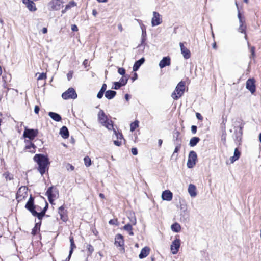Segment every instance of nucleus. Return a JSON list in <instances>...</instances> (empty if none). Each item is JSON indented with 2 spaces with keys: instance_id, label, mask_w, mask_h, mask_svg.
Wrapping results in <instances>:
<instances>
[{
  "instance_id": "25",
  "label": "nucleus",
  "mask_w": 261,
  "mask_h": 261,
  "mask_svg": "<svg viewBox=\"0 0 261 261\" xmlns=\"http://www.w3.org/2000/svg\"><path fill=\"white\" fill-rule=\"evenodd\" d=\"M145 59L144 58H142L137 61H136L133 67V71H137L139 67L141 66V65L144 62Z\"/></svg>"
},
{
  "instance_id": "43",
  "label": "nucleus",
  "mask_w": 261,
  "mask_h": 261,
  "mask_svg": "<svg viewBox=\"0 0 261 261\" xmlns=\"http://www.w3.org/2000/svg\"><path fill=\"white\" fill-rule=\"evenodd\" d=\"M87 249H88V251L90 254H91L93 251H94L93 247L90 244H88L87 246Z\"/></svg>"
},
{
  "instance_id": "33",
  "label": "nucleus",
  "mask_w": 261,
  "mask_h": 261,
  "mask_svg": "<svg viewBox=\"0 0 261 261\" xmlns=\"http://www.w3.org/2000/svg\"><path fill=\"white\" fill-rule=\"evenodd\" d=\"M139 122L138 120H136L132 123L130 125V130L132 132H134L139 126Z\"/></svg>"
},
{
  "instance_id": "52",
  "label": "nucleus",
  "mask_w": 261,
  "mask_h": 261,
  "mask_svg": "<svg viewBox=\"0 0 261 261\" xmlns=\"http://www.w3.org/2000/svg\"><path fill=\"white\" fill-rule=\"evenodd\" d=\"M132 153L133 155H137L138 153V151L136 148H133L132 149Z\"/></svg>"
},
{
  "instance_id": "39",
  "label": "nucleus",
  "mask_w": 261,
  "mask_h": 261,
  "mask_svg": "<svg viewBox=\"0 0 261 261\" xmlns=\"http://www.w3.org/2000/svg\"><path fill=\"white\" fill-rule=\"evenodd\" d=\"M113 129L114 133L115 134V136L117 137V139L118 140L122 141V138H123L122 134L119 133H117L116 132V130L115 129Z\"/></svg>"
},
{
  "instance_id": "34",
  "label": "nucleus",
  "mask_w": 261,
  "mask_h": 261,
  "mask_svg": "<svg viewBox=\"0 0 261 261\" xmlns=\"http://www.w3.org/2000/svg\"><path fill=\"white\" fill-rule=\"evenodd\" d=\"M32 214L34 216L37 217L39 219H41L45 215V211H42L40 213H37L36 211H33Z\"/></svg>"
},
{
  "instance_id": "15",
  "label": "nucleus",
  "mask_w": 261,
  "mask_h": 261,
  "mask_svg": "<svg viewBox=\"0 0 261 261\" xmlns=\"http://www.w3.org/2000/svg\"><path fill=\"white\" fill-rule=\"evenodd\" d=\"M171 64V58L169 56L164 57L160 62L159 66L162 69L166 66H170Z\"/></svg>"
},
{
  "instance_id": "1",
  "label": "nucleus",
  "mask_w": 261,
  "mask_h": 261,
  "mask_svg": "<svg viewBox=\"0 0 261 261\" xmlns=\"http://www.w3.org/2000/svg\"><path fill=\"white\" fill-rule=\"evenodd\" d=\"M34 160L38 165V170L42 175L46 171L49 164L48 158L42 154H36Z\"/></svg>"
},
{
  "instance_id": "54",
  "label": "nucleus",
  "mask_w": 261,
  "mask_h": 261,
  "mask_svg": "<svg viewBox=\"0 0 261 261\" xmlns=\"http://www.w3.org/2000/svg\"><path fill=\"white\" fill-rule=\"evenodd\" d=\"M40 108L38 106H36L34 108V112L36 114L39 113Z\"/></svg>"
},
{
  "instance_id": "36",
  "label": "nucleus",
  "mask_w": 261,
  "mask_h": 261,
  "mask_svg": "<svg viewBox=\"0 0 261 261\" xmlns=\"http://www.w3.org/2000/svg\"><path fill=\"white\" fill-rule=\"evenodd\" d=\"M84 163H85V165L86 167H89L91 165V159L90 158L87 156H85L84 159Z\"/></svg>"
},
{
  "instance_id": "27",
  "label": "nucleus",
  "mask_w": 261,
  "mask_h": 261,
  "mask_svg": "<svg viewBox=\"0 0 261 261\" xmlns=\"http://www.w3.org/2000/svg\"><path fill=\"white\" fill-rule=\"evenodd\" d=\"M240 156V152L237 148H236L234 151V155L230 158L231 163H233L236 161L238 160Z\"/></svg>"
},
{
  "instance_id": "31",
  "label": "nucleus",
  "mask_w": 261,
  "mask_h": 261,
  "mask_svg": "<svg viewBox=\"0 0 261 261\" xmlns=\"http://www.w3.org/2000/svg\"><path fill=\"white\" fill-rule=\"evenodd\" d=\"M171 228L173 231L178 232L181 230V226L178 223H175L171 225Z\"/></svg>"
},
{
  "instance_id": "38",
  "label": "nucleus",
  "mask_w": 261,
  "mask_h": 261,
  "mask_svg": "<svg viewBox=\"0 0 261 261\" xmlns=\"http://www.w3.org/2000/svg\"><path fill=\"white\" fill-rule=\"evenodd\" d=\"M39 74L38 77H37V80H45L46 79V74L45 73H37L36 75Z\"/></svg>"
},
{
  "instance_id": "50",
  "label": "nucleus",
  "mask_w": 261,
  "mask_h": 261,
  "mask_svg": "<svg viewBox=\"0 0 261 261\" xmlns=\"http://www.w3.org/2000/svg\"><path fill=\"white\" fill-rule=\"evenodd\" d=\"M197 131V127L195 125H192L191 126V132L192 133L194 134L196 133Z\"/></svg>"
},
{
  "instance_id": "12",
  "label": "nucleus",
  "mask_w": 261,
  "mask_h": 261,
  "mask_svg": "<svg viewBox=\"0 0 261 261\" xmlns=\"http://www.w3.org/2000/svg\"><path fill=\"white\" fill-rule=\"evenodd\" d=\"M62 7V3L60 0H53L48 4L50 10H58Z\"/></svg>"
},
{
  "instance_id": "51",
  "label": "nucleus",
  "mask_w": 261,
  "mask_h": 261,
  "mask_svg": "<svg viewBox=\"0 0 261 261\" xmlns=\"http://www.w3.org/2000/svg\"><path fill=\"white\" fill-rule=\"evenodd\" d=\"M250 51L251 53V56L252 57H254L255 56V47L254 46H252L250 48Z\"/></svg>"
},
{
  "instance_id": "44",
  "label": "nucleus",
  "mask_w": 261,
  "mask_h": 261,
  "mask_svg": "<svg viewBox=\"0 0 261 261\" xmlns=\"http://www.w3.org/2000/svg\"><path fill=\"white\" fill-rule=\"evenodd\" d=\"M118 72L121 75H124L125 73V70L123 68H119Z\"/></svg>"
},
{
  "instance_id": "26",
  "label": "nucleus",
  "mask_w": 261,
  "mask_h": 261,
  "mask_svg": "<svg viewBox=\"0 0 261 261\" xmlns=\"http://www.w3.org/2000/svg\"><path fill=\"white\" fill-rule=\"evenodd\" d=\"M61 136L65 139L68 138L69 134L67 128L66 126H63L60 131Z\"/></svg>"
},
{
  "instance_id": "42",
  "label": "nucleus",
  "mask_w": 261,
  "mask_h": 261,
  "mask_svg": "<svg viewBox=\"0 0 261 261\" xmlns=\"http://www.w3.org/2000/svg\"><path fill=\"white\" fill-rule=\"evenodd\" d=\"M75 5H76V4L74 1H71L70 2V3L68 5H67L66 6L65 10H66L71 7H73V6H75Z\"/></svg>"
},
{
  "instance_id": "58",
  "label": "nucleus",
  "mask_w": 261,
  "mask_h": 261,
  "mask_svg": "<svg viewBox=\"0 0 261 261\" xmlns=\"http://www.w3.org/2000/svg\"><path fill=\"white\" fill-rule=\"evenodd\" d=\"M146 31L145 30H143L142 29V36L143 37H146Z\"/></svg>"
},
{
  "instance_id": "3",
  "label": "nucleus",
  "mask_w": 261,
  "mask_h": 261,
  "mask_svg": "<svg viewBox=\"0 0 261 261\" xmlns=\"http://www.w3.org/2000/svg\"><path fill=\"white\" fill-rule=\"evenodd\" d=\"M185 90V83L180 81L176 86L175 90L171 94V97L174 100H177L181 97L184 93Z\"/></svg>"
},
{
  "instance_id": "8",
  "label": "nucleus",
  "mask_w": 261,
  "mask_h": 261,
  "mask_svg": "<svg viewBox=\"0 0 261 261\" xmlns=\"http://www.w3.org/2000/svg\"><path fill=\"white\" fill-rule=\"evenodd\" d=\"M151 25L155 27L162 23V16L157 12H153V17L151 19Z\"/></svg>"
},
{
  "instance_id": "57",
  "label": "nucleus",
  "mask_w": 261,
  "mask_h": 261,
  "mask_svg": "<svg viewBox=\"0 0 261 261\" xmlns=\"http://www.w3.org/2000/svg\"><path fill=\"white\" fill-rule=\"evenodd\" d=\"M37 230V228L36 227H35L33 230H32V233L33 234V235H35L36 233V231Z\"/></svg>"
},
{
  "instance_id": "21",
  "label": "nucleus",
  "mask_w": 261,
  "mask_h": 261,
  "mask_svg": "<svg viewBox=\"0 0 261 261\" xmlns=\"http://www.w3.org/2000/svg\"><path fill=\"white\" fill-rule=\"evenodd\" d=\"M115 244L117 246L122 247L124 245L123 237L121 234H118L115 238Z\"/></svg>"
},
{
  "instance_id": "9",
  "label": "nucleus",
  "mask_w": 261,
  "mask_h": 261,
  "mask_svg": "<svg viewBox=\"0 0 261 261\" xmlns=\"http://www.w3.org/2000/svg\"><path fill=\"white\" fill-rule=\"evenodd\" d=\"M46 195L50 203H53L54 200L58 197V193L55 189H54L53 187H50L46 192Z\"/></svg>"
},
{
  "instance_id": "24",
  "label": "nucleus",
  "mask_w": 261,
  "mask_h": 261,
  "mask_svg": "<svg viewBox=\"0 0 261 261\" xmlns=\"http://www.w3.org/2000/svg\"><path fill=\"white\" fill-rule=\"evenodd\" d=\"M70 250L69 251V254L67 258L66 259L65 261H69L71 254L73 253V249L76 247L74 243L73 238H70Z\"/></svg>"
},
{
  "instance_id": "45",
  "label": "nucleus",
  "mask_w": 261,
  "mask_h": 261,
  "mask_svg": "<svg viewBox=\"0 0 261 261\" xmlns=\"http://www.w3.org/2000/svg\"><path fill=\"white\" fill-rule=\"evenodd\" d=\"M66 168L67 169V170H71V171H72L74 170V167L73 166H72V165L70 164H67L66 166Z\"/></svg>"
},
{
  "instance_id": "17",
  "label": "nucleus",
  "mask_w": 261,
  "mask_h": 261,
  "mask_svg": "<svg viewBox=\"0 0 261 261\" xmlns=\"http://www.w3.org/2000/svg\"><path fill=\"white\" fill-rule=\"evenodd\" d=\"M24 143L25 144L24 149L28 150L29 152L34 153L35 150V145L30 140H25Z\"/></svg>"
},
{
  "instance_id": "56",
  "label": "nucleus",
  "mask_w": 261,
  "mask_h": 261,
  "mask_svg": "<svg viewBox=\"0 0 261 261\" xmlns=\"http://www.w3.org/2000/svg\"><path fill=\"white\" fill-rule=\"evenodd\" d=\"M106 89H107V85L106 84H103L102 85L100 90H102V91H103L105 92L106 90Z\"/></svg>"
},
{
  "instance_id": "46",
  "label": "nucleus",
  "mask_w": 261,
  "mask_h": 261,
  "mask_svg": "<svg viewBox=\"0 0 261 261\" xmlns=\"http://www.w3.org/2000/svg\"><path fill=\"white\" fill-rule=\"evenodd\" d=\"M104 92L102 91V90H100L99 91V92L97 93V97L99 99H101L103 95V94H104Z\"/></svg>"
},
{
  "instance_id": "16",
  "label": "nucleus",
  "mask_w": 261,
  "mask_h": 261,
  "mask_svg": "<svg viewBox=\"0 0 261 261\" xmlns=\"http://www.w3.org/2000/svg\"><path fill=\"white\" fill-rule=\"evenodd\" d=\"M179 45L181 53L183 55L184 58L186 59H189L191 57V53L190 50L184 45L182 43H180Z\"/></svg>"
},
{
  "instance_id": "60",
  "label": "nucleus",
  "mask_w": 261,
  "mask_h": 261,
  "mask_svg": "<svg viewBox=\"0 0 261 261\" xmlns=\"http://www.w3.org/2000/svg\"><path fill=\"white\" fill-rule=\"evenodd\" d=\"M118 29L119 30H120V31L122 32V30H123V28H122V26L121 24H119L118 25Z\"/></svg>"
},
{
  "instance_id": "28",
  "label": "nucleus",
  "mask_w": 261,
  "mask_h": 261,
  "mask_svg": "<svg viewBox=\"0 0 261 261\" xmlns=\"http://www.w3.org/2000/svg\"><path fill=\"white\" fill-rule=\"evenodd\" d=\"M48 115L52 118L54 120L59 122L61 120V117L58 114L55 112H49Z\"/></svg>"
},
{
  "instance_id": "61",
  "label": "nucleus",
  "mask_w": 261,
  "mask_h": 261,
  "mask_svg": "<svg viewBox=\"0 0 261 261\" xmlns=\"http://www.w3.org/2000/svg\"><path fill=\"white\" fill-rule=\"evenodd\" d=\"M162 142H163L162 140H161V139H159V140H158V144H159V146H161L162 145Z\"/></svg>"
},
{
  "instance_id": "35",
  "label": "nucleus",
  "mask_w": 261,
  "mask_h": 261,
  "mask_svg": "<svg viewBox=\"0 0 261 261\" xmlns=\"http://www.w3.org/2000/svg\"><path fill=\"white\" fill-rule=\"evenodd\" d=\"M3 176L7 181L11 180L13 179V175L10 174L8 172L4 173L3 174Z\"/></svg>"
},
{
  "instance_id": "14",
  "label": "nucleus",
  "mask_w": 261,
  "mask_h": 261,
  "mask_svg": "<svg viewBox=\"0 0 261 261\" xmlns=\"http://www.w3.org/2000/svg\"><path fill=\"white\" fill-rule=\"evenodd\" d=\"M58 213L60 215L61 219L64 221L66 222L68 220V216L67 214V211L65 209L63 206H61L58 208Z\"/></svg>"
},
{
  "instance_id": "53",
  "label": "nucleus",
  "mask_w": 261,
  "mask_h": 261,
  "mask_svg": "<svg viewBox=\"0 0 261 261\" xmlns=\"http://www.w3.org/2000/svg\"><path fill=\"white\" fill-rule=\"evenodd\" d=\"M71 30L73 31H78L77 27L75 24H73L71 25Z\"/></svg>"
},
{
  "instance_id": "22",
  "label": "nucleus",
  "mask_w": 261,
  "mask_h": 261,
  "mask_svg": "<svg viewBox=\"0 0 261 261\" xmlns=\"http://www.w3.org/2000/svg\"><path fill=\"white\" fill-rule=\"evenodd\" d=\"M188 192L192 197H195L197 195L196 187V186L192 184L189 185L188 188Z\"/></svg>"
},
{
  "instance_id": "41",
  "label": "nucleus",
  "mask_w": 261,
  "mask_h": 261,
  "mask_svg": "<svg viewBox=\"0 0 261 261\" xmlns=\"http://www.w3.org/2000/svg\"><path fill=\"white\" fill-rule=\"evenodd\" d=\"M114 86L113 87L114 89H119L122 86L119 83V82H116L114 83Z\"/></svg>"
},
{
  "instance_id": "29",
  "label": "nucleus",
  "mask_w": 261,
  "mask_h": 261,
  "mask_svg": "<svg viewBox=\"0 0 261 261\" xmlns=\"http://www.w3.org/2000/svg\"><path fill=\"white\" fill-rule=\"evenodd\" d=\"M116 94V92L113 90H108L105 92V97L108 99H112Z\"/></svg>"
},
{
  "instance_id": "55",
  "label": "nucleus",
  "mask_w": 261,
  "mask_h": 261,
  "mask_svg": "<svg viewBox=\"0 0 261 261\" xmlns=\"http://www.w3.org/2000/svg\"><path fill=\"white\" fill-rule=\"evenodd\" d=\"M196 117L199 120H202L203 119L202 116L199 113H196Z\"/></svg>"
},
{
  "instance_id": "13",
  "label": "nucleus",
  "mask_w": 261,
  "mask_h": 261,
  "mask_svg": "<svg viewBox=\"0 0 261 261\" xmlns=\"http://www.w3.org/2000/svg\"><path fill=\"white\" fill-rule=\"evenodd\" d=\"M246 88L249 90L251 93H254L255 91V81L253 79H248L246 84Z\"/></svg>"
},
{
  "instance_id": "62",
  "label": "nucleus",
  "mask_w": 261,
  "mask_h": 261,
  "mask_svg": "<svg viewBox=\"0 0 261 261\" xmlns=\"http://www.w3.org/2000/svg\"><path fill=\"white\" fill-rule=\"evenodd\" d=\"M125 98L126 100H128L129 99V96L128 94H126L125 95Z\"/></svg>"
},
{
  "instance_id": "48",
  "label": "nucleus",
  "mask_w": 261,
  "mask_h": 261,
  "mask_svg": "<svg viewBox=\"0 0 261 261\" xmlns=\"http://www.w3.org/2000/svg\"><path fill=\"white\" fill-rule=\"evenodd\" d=\"M114 143L115 145L117 146H119L121 145V143H122V141L121 140H114Z\"/></svg>"
},
{
  "instance_id": "32",
  "label": "nucleus",
  "mask_w": 261,
  "mask_h": 261,
  "mask_svg": "<svg viewBox=\"0 0 261 261\" xmlns=\"http://www.w3.org/2000/svg\"><path fill=\"white\" fill-rule=\"evenodd\" d=\"M123 229L125 230V231H127L129 235H130V236L134 235V232H133V227H132V225L129 224H127L125 225L123 227Z\"/></svg>"
},
{
  "instance_id": "11",
  "label": "nucleus",
  "mask_w": 261,
  "mask_h": 261,
  "mask_svg": "<svg viewBox=\"0 0 261 261\" xmlns=\"http://www.w3.org/2000/svg\"><path fill=\"white\" fill-rule=\"evenodd\" d=\"M180 246V240L179 238H176L171 243L170 249L173 254H176Z\"/></svg>"
},
{
  "instance_id": "63",
  "label": "nucleus",
  "mask_w": 261,
  "mask_h": 261,
  "mask_svg": "<svg viewBox=\"0 0 261 261\" xmlns=\"http://www.w3.org/2000/svg\"><path fill=\"white\" fill-rule=\"evenodd\" d=\"M213 48L216 49H217V45H216V43L215 42L213 43Z\"/></svg>"
},
{
  "instance_id": "19",
  "label": "nucleus",
  "mask_w": 261,
  "mask_h": 261,
  "mask_svg": "<svg viewBox=\"0 0 261 261\" xmlns=\"http://www.w3.org/2000/svg\"><path fill=\"white\" fill-rule=\"evenodd\" d=\"M22 2L30 11H35L36 10L35 4L32 1L22 0Z\"/></svg>"
},
{
  "instance_id": "20",
  "label": "nucleus",
  "mask_w": 261,
  "mask_h": 261,
  "mask_svg": "<svg viewBox=\"0 0 261 261\" xmlns=\"http://www.w3.org/2000/svg\"><path fill=\"white\" fill-rule=\"evenodd\" d=\"M173 195L172 192L169 190H165L163 192L162 194V198L164 200L171 201L172 199Z\"/></svg>"
},
{
  "instance_id": "37",
  "label": "nucleus",
  "mask_w": 261,
  "mask_h": 261,
  "mask_svg": "<svg viewBox=\"0 0 261 261\" xmlns=\"http://www.w3.org/2000/svg\"><path fill=\"white\" fill-rule=\"evenodd\" d=\"M127 80L128 79L127 77H123L120 80L119 83L122 86H123L126 84Z\"/></svg>"
},
{
  "instance_id": "4",
  "label": "nucleus",
  "mask_w": 261,
  "mask_h": 261,
  "mask_svg": "<svg viewBox=\"0 0 261 261\" xmlns=\"http://www.w3.org/2000/svg\"><path fill=\"white\" fill-rule=\"evenodd\" d=\"M236 5L237 6V8L238 9V18L239 20V23H240V26L238 28V31L239 32H241L242 33H244L245 34V36H244V38L245 39V40H247V36L246 34V26L245 24V19H244V17L242 16L241 14V13L240 12V10H239V8H238V4L237 3V2H236Z\"/></svg>"
},
{
  "instance_id": "2",
  "label": "nucleus",
  "mask_w": 261,
  "mask_h": 261,
  "mask_svg": "<svg viewBox=\"0 0 261 261\" xmlns=\"http://www.w3.org/2000/svg\"><path fill=\"white\" fill-rule=\"evenodd\" d=\"M98 121L109 130L113 129V123L111 120L108 119L103 111L100 110L98 113Z\"/></svg>"
},
{
  "instance_id": "59",
  "label": "nucleus",
  "mask_w": 261,
  "mask_h": 261,
  "mask_svg": "<svg viewBox=\"0 0 261 261\" xmlns=\"http://www.w3.org/2000/svg\"><path fill=\"white\" fill-rule=\"evenodd\" d=\"M42 32L43 34H46L47 32V29L46 28H43L42 30Z\"/></svg>"
},
{
  "instance_id": "23",
  "label": "nucleus",
  "mask_w": 261,
  "mask_h": 261,
  "mask_svg": "<svg viewBox=\"0 0 261 261\" xmlns=\"http://www.w3.org/2000/svg\"><path fill=\"white\" fill-rule=\"evenodd\" d=\"M150 249L148 247H144L141 251V252L139 255L140 259L146 257L149 253Z\"/></svg>"
},
{
  "instance_id": "64",
  "label": "nucleus",
  "mask_w": 261,
  "mask_h": 261,
  "mask_svg": "<svg viewBox=\"0 0 261 261\" xmlns=\"http://www.w3.org/2000/svg\"><path fill=\"white\" fill-rule=\"evenodd\" d=\"M132 223L133 225H135L136 223V220L135 218H134L133 220H132Z\"/></svg>"
},
{
  "instance_id": "6",
  "label": "nucleus",
  "mask_w": 261,
  "mask_h": 261,
  "mask_svg": "<svg viewBox=\"0 0 261 261\" xmlns=\"http://www.w3.org/2000/svg\"><path fill=\"white\" fill-rule=\"evenodd\" d=\"M197 160V155L196 153L194 151H191L189 154L187 163L188 168H193L195 165Z\"/></svg>"
},
{
  "instance_id": "5",
  "label": "nucleus",
  "mask_w": 261,
  "mask_h": 261,
  "mask_svg": "<svg viewBox=\"0 0 261 261\" xmlns=\"http://www.w3.org/2000/svg\"><path fill=\"white\" fill-rule=\"evenodd\" d=\"M38 129H29L25 127L23 134V137L24 138H28L30 140H32L38 135Z\"/></svg>"
},
{
  "instance_id": "49",
  "label": "nucleus",
  "mask_w": 261,
  "mask_h": 261,
  "mask_svg": "<svg viewBox=\"0 0 261 261\" xmlns=\"http://www.w3.org/2000/svg\"><path fill=\"white\" fill-rule=\"evenodd\" d=\"M117 220L115 219H111L109 221V223L112 225H116Z\"/></svg>"
},
{
  "instance_id": "10",
  "label": "nucleus",
  "mask_w": 261,
  "mask_h": 261,
  "mask_svg": "<svg viewBox=\"0 0 261 261\" xmlns=\"http://www.w3.org/2000/svg\"><path fill=\"white\" fill-rule=\"evenodd\" d=\"M27 188L25 186H22L18 189L16 199L18 201L22 200L27 196Z\"/></svg>"
},
{
  "instance_id": "47",
  "label": "nucleus",
  "mask_w": 261,
  "mask_h": 261,
  "mask_svg": "<svg viewBox=\"0 0 261 261\" xmlns=\"http://www.w3.org/2000/svg\"><path fill=\"white\" fill-rule=\"evenodd\" d=\"M73 72L72 71H70L68 73L67 77L68 81H70L71 79L73 76Z\"/></svg>"
},
{
  "instance_id": "30",
  "label": "nucleus",
  "mask_w": 261,
  "mask_h": 261,
  "mask_svg": "<svg viewBox=\"0 0 261 261\" xmlns=\"http://www.w3.org/2000/svg\"><path fill=\"white\" fill-rule=\"evenodd\" d=\"M200 141V139L197 137H192L189 142V145L191 147L195 146Z\"/></svg>"
},
{
  "instance_id": "40",
  "label": "nucleus",
  "mask_w": 261,
  "mask_h": 261,
  "mask_svg": "<svg viewBox=\"0 0 261 261\" xmlns=\"http://www.w3.org/2000/svg\"><path fill=\"white\" fill-rule=\"evenodd\" d=\"M180 148H181V144L180 143L177 144L176 145L175 148L174 149V151L173 152V153L172 155V157H173L174 156L175 153H177L179 151Z\"/></svg>"
},
{
  "instance_id": "7",
  "label": "nucleus",
  "mask_w": 261,
  "mask_h": 261,
  "mask_svg": "<svg viewBox=\"0 0 261 261\" xmlns=\"http://www.w3.org/2000/svg\"><path fill=\"white\" fill-rule=\"evenodd\" d=\"M62 97L66 100L68 99H75L77 97V94L74 88H69L62 94Z\"/></svg>"
},
{
  "instance_id": "18",
  "label": "nucleus",
  "mask_w": 261,
  "mask_h": 261,
  "mask_svg": "<svg viewBox=\"0 0 261 261\" xmlns=\"http://www.w3.org/2000/svg\"><path fill=\"white\" fill-rule=\"evenodd\" d=\"M25 208L28 210L31 213L35 211V206L34 205L33 198L31 196L25 206Z\"/></svg>"
}]
</instances>
